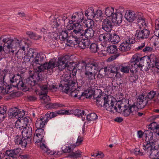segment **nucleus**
Returning a JSON list of instances; mask_svg holds the SVG:
<instances>
[{
  "instance_id": "1",
  "label": "nucleus",
  "mask_w": 159,
  "mask_h": 159,
  "mask_svg": "<svg viewBox=\"0 0 159 159\" xmlns=\"http://www.w3.org/2000/svg\"><path fill=\"white\" fill-rule=\"evenodd\" d=\"M100 63L98 61L93 62L90 64H86V63L82 61L77 65L79 70L81 71L85 70V77L89 80L95 79L96 74L99 70Z\"/></svg>"
},
{
  "instance_id": "2",
  "label": "nucleus",
  "mask_w": 159,
  "mask_h": 159,
  "mask_svg": "<svg viewBox=\"0 0 159 159\" xmlns=\"http://www.w3.org/2000/svg\"><path fill=\"white\" fill-rule=\"evenodd\" d=\"M76 80L74 78L71 77L70 75L66 76L61 81L59 87H61L64 92L70 94L72 97L76 98L80 95L81 93L76 88H72L75 86Z\"/></svg>"
},
{
  "instance_id": "3",
  "label": "nucleus",
  "mask_w": 159,
  "mask_h": 159,
  "mask_svg": "<svg viewBox=\"0 0 159 159\" xmlns=\"http://www.w3.org/2000/svg\"><path fill=\"white\" fill-rule=\"evenodd\" d=\"M84 19V15L83 13L81 12H76L73 13L71 17V20H69V24L68 25L69 29L73 30L72 32H74L77 28L83 26L80 25Z\"/></svg>"
},
{
  "instance_id": "4",
  "label": "nucleus",
  "mask_w": 159,
  "mask_h": 159,
  "mask_svg": "<svg viewBox=\"0 0 159 159\" xmlns=\"http://www.w3.org/2000/svg\"><path fill=\"white\" fill-rule=\"evenodd\" d=\"M70 57L66 55L62 57H60L57 61V66L59 70H62L66 67L67 70L70 71L76 70L74 66L75 63L73 62H69Z\"/></svg>"
},
{
  "instance_id": "5",
  "label": "nucleus",
  "mask_w": 159,
  "mask_h": 159,
  "mask_svg": "<svg viewBox=\"0 0 159 159\" xmlns=\"http://www.w3.org/2000/svg\"><path fill=\"white\" fill-rule=\"evenodd\" d=\"M154 54H151L149 56H146L142 57H139L137 55L139 65L140 66V69L141 70L143 67L144 68V70L147 71L152 67V62L154 61L153 58Z\"/></svg>"
},
{
  "instance_id": "6",
  "label": "nucleus",
  "mask_w": 159,
  "mask_h": 159,
  "mask_svg": "<svg viewBox=\"0 0 159 159\" xmlns=\"http://www.w3.org/2000/svg\"><path fill=\"white\" fill-rule=\"evenodd\" d=\"M42 80V79L40 78L39 74L36 73L32 76L29 77L23 81V84L21 89L25 91L27 90L30 88L34 86L36 84H39L40 81Z\"/></svg>"
},
{
  "instance_id": "7",
  "label": "nucleus",
  "mask_w": 159,
  "mask_h": 159,
  "mask_svg": "<svg viewBox=\"0 0 159 159\" xmlns=\"http://www.w3.org/2000/svg\"><path fill=\"white\" fill-rule=\"evenodd\" d=\"M153 137L152 134L146 136L145 144L143 145L144 150H154L159 148V140H155L153 139Z\"/></svg>"
},
{
  "instance_id": "8",
  "label": "nucleus",
  "mask_w": 159,
  "mask_h": 159,
  "mask_svg": "<svg viewBox=\"0 0 159 159\" xmlns=\"http://www.w3.org/2000/svg\"><path fill=\"white\" fill-rule=\"evenodd\" d=\"M78 33L74 31V32H71L70 36L74 39L78 46L80 48L84 49L88 48L89 45V42L88 40H85L83 39V37L80 36Z\"/></svg>"
},
{
  "instance_id": "9",
  "label": "nucleus",
  "mask_w": 159,
  "mask_h": 159,
  "mask_svg": "<svg viewBox=\"0 0 159 159\" xmlns=\"http://www.w3.org/2000/svg\"><path fill=\"white\" fill-rule=\"evenodd\" d=\"M118 108V112H123V114L125 116H128L131 113L130 111V107L128 100L123 99L121 101L117 104Z\"/></svg>"
},
{
  "instance_id": "10",
  "label": "nucleus",
  "mask_w": 159,
  "mask_h": 159,
  "mask_svg": "<svg viewBox=\"0 0 159 159\" xmlns=\"http://www.w3.org/2000/svg\"><path fill=\"white\" fill-rule=\"evenodd\" d=\"M104 97L103 107L110 111H113L114 110L116 112L117 111L116 107L117 104H116V106H115L116 102L115 101V100L109 96L108 98L107 97V98L105 97Z\"/></svg>"
},
{
  "instance_id": "11",
  "label": "nucleus",
  "mask_w": 159,
  "mask_h": 159,
  "mask_svg": "<svg viewBox=\"0 0 159 159\" xmlns=\"http://www.w3.org/2000/svg\"><path fill=\"white\" fill-rule=\"evenodd\" d=\"M75 32L78 34V35L83 37L85 36L87 39H91L94 34V31L93 28H87L85 30H83V26H80V27L77 28L76 30L75 29Z\"/></svg>"
},
{
  "instance_id": "12",
  "label": "nucleus",
  "mask_w": 159,
  "mask_h": 159,
  "mask_svg": "<svg viewBox=\"0 0 159 159\" xmlns=\"http://www.w3.org/2000/svg\"><path fill=\"white\" fill-rule=\"evenodd\" d=\"M10 80L11 84L13 87H16L18 89H21V87H23V81L21 76L19 74L10 75Z\"/></svg>"
},
{
  "instance_id": "13",
  "label": "nucleus",
  "mask_w": 159,
  "mask_h": 159,
  "mask_svg": "<svg viewBox=\"0 0 159 159\" xmlns=\"http://www.w3.org/2000/svg\"><path fill=\"white\" fill-rule=\"evenodd\" d=\"M138 59L137 55L134 54L132 57L128 64L129 70L133 74L134 73V71H137L138 68H140L139 65L138 64L139 62L138 61Z\"/></svg>"
},
{
  "instance_id": "14",
  "label": "nucleus",
  "mask_w": 159,
  "mask_h": 159,
  "mask_svg": "<svg viewBox=\"0 0 159 159\" xmlns=\"http://www.w3.org/2000/svg\"><path fill=\"white\" fill-rule=\"evenodd\" d=\"M148 130H145L144 131V134L146 136H148L151 134L153 135H157L159 136V125H158L156 122H153L151 123L148 126Z\"/></svg>"
},
{
  "instance_id": "15",
  "label": "nucleus",
  "mask_w": 159,
  "mask_h": 159,
  "mask_svg": "<svg viewBox=\"0 0 159 159\" xmlns=\"http://www.w3.org/2000/svg\"><path fill=\"white\" fill-rule=\"evenodd\" d=\"M19 40L16 39L13 40L9 39L8 38H3L2 41L8 49H12L15 48H19Z\"/></svg>"
},
{
  "instance_id": "16",
  "label": "nucleus",
  "mask_w": 159,
  "mask_h": 159,
  "mask_svg": "<svg viewBox=\"0 0 159 159\" xmlns=\"http://www.w3.org/2000/svg\"><path fill=\"white\" fill-rule=\"evenodd\" d=\"M150 31L147 29L142 30H137L135 34L136 39L142 40L145 39H147L150 34Z\"/></svg>"
},
{
  "instance_id": "17",
  "label": "nucleus",
  "mask_w": 159,
  "mask_h": 159,
  "mask_svg": "<svg viewBox=\"0 0 159 159\" xmlns=\"http://www.w3.org/2000/svg\"><path fill=\"white\" fill-rule=\"evenodd\" d=\"M148 101L147 96L140 95L137 100V105L139 109H142L147 105Z\"/></svg>"
},
{
  "instance_id": "18",
  "label": "nucleus",
  "mask_w": 159,
  "mask_h": 159,
  "mask_svg": "<svg viewBox=\"0 0 159 159\" xmlns=\"http://www.w3.org/2000/svg\"><path fill=\"white\" fill-rule=\"evenodd\" d=\"M45 59L46 56L44 54L42 53H37L32 60V64L33 65L38 64L39 66L43 65V61Z\"/></svg>"
},
{
  "instance_id": "19",
  "label": "nucleus",
  "mask_w": 159,
  "mask_h": 159,
  "mask_svg": "<svg viewBox=\"0 0 159 159\" xmlns=\"http://www.w3.org/2000/svg\"><path fill=\"white\" fill-rule=\"evenodd\" d=\"M27 139L22 135H17L15 138L14 141L16 144L20 145L22 148H25L27 144Z\"/></svg>"
},
{
  "instance_id": "20",
  "label": "nucleus",
  "mask_w": 159,
  "mask_h": 159,
  "mask_svg": "<svg viewBox=\"0 0 159 159\" xmlns=\"http://www.w3.org/2000/svg\"><path fill=\"white\" fill-rule=\"evenodd\" d=\"M57 65L55 62L53 60H50L48 63H44L43 65L38 66V71L40 72L45 70H52Z\"/></svg>"
},
{
  "instance_id": "21",
  "label": "nucleus",
  "mask_w": 159,
  "mask_h": 159,
  "mask_svg": "<svg viewBox=\"0 0 159 159\" xmlns=\"http://www.w3.org/2000/svg\"><path fill=\"white\" fill-rule=\"evenodd\" d=\"M112 20L108 18H106L102 21L101 28L107 32H110L113 27Z\"/></svg>"
},
{
  "instance_id": "22",
  "label": "nucleus",
  "mask_w": 159,
  "mask_h": 159,
  "mask_svg": "<svg viewBox=\"0 0 159 159\" xmlns=\"http://www.w3.org/2000/svg\"><path fill=\"white\" fill-rule=\"evenodd\" d=\"M94 100L96 102V104L99 107H103V103H104V98L105 97L107 98L108 97L109 95L103 93H101L99 94L98 95L96 96H94Z\"/></svg>"
},
{
  "instance_id": "23",
  "label": "nucleus",
  "mask_w": 159,
  "mask_h": 159,
  "mask_svg": "<svg viewBox=\"0 0 159 159\" xmlns=\"http://www.w3.org/2000/svg\"><path fill=\"white\" fill-rule=\"evenodd\" d=\"M111 34L107 32L100 34L98 39L99 40L105 45L109 43V39H110Z\"/></svg>"
},
{
  "instance_id": "24",
  "label": "nucleus",
  "mask_w": 159,
  "mask_h": 159,
  "mask_svg": "<svg viewBox=\"0 0 159 159\" xmlns=\"http://www.w3.org/2000/svg\"><path fill=\"white\" fill-rule=\"evenodd\" d=\"M95 93V90L93 89H90L88 90V91L86 90L84 92H81V94L79 95V98H78L79 99H80L81 98L84 96H85V97L87 98H91L92 96L94 98V96H97Z\"/></svg>"
},
{
  "instance_id": "25",
  "label": "nucleus",
  "mask_w": 159,
  "mask_h": 159,
  "mask_svg": "<svg viewBox=\"0 0 159 159\" xmlns=\"http://www.w3.org/2000/svg\"><path fill=\"white\" fill-rule=\"evenodd\" d=\"M21 151L20 148H16L14 149L6 151L5 154L7 156L11 157L12 158H15L16 157V156L19 154Z\"/></svg>"
},
{
  "instance_id": "26",
  "label": "nucleus",
  "mask_w": 159,
  "mask_h": 159,
  "mask_svg": "<svg viewBox=\"0 0 159 159\" xmlns=\"http://www.w3.org/2000/svg\"><path fill=\"white\" fill-rule=\"evenodd\" d=\"M122 14L116 12L112 15L111 20L115 24L119 25L122 21Z\"/></svg>"
},
{
  "instance_id": "27",
  "label": "nucleus",
  "mask_w": 159,
  "mask_h": 159,
  "mask_svg": "<svg viewBox=\"0 0 159 159\" xmlns=\"http://www.w3.org/2000/svg\"><path fill=\"white\" fill-rule=\"evenodd\" d=\"M7 72V70L5 69L4 70L0 71V93H2L4 88L6 87V85L4 84L2 81L5 77V73Z\"/></svg>"
},
{
  "instance_id": "28",
  "label": "nucleus",
  "mask_w": 159,
  "mask_h": 159,
  "mask_svg": "<svg viewBox=\"0 0 159 159\" xmlns=\"http://www.w3.org/2000/svg\"><path fill=\"white\" fill-rule=\"evenodd\" d=\"M45 119L46 118H44L42 116L38 119L35 124L36 127L37 128H43L48 122Z\"/></svg>"
},
{
  "instance_id": "29",
  "label": "nucleus",
  "mask_w": 159,
  "mask_h": 159,
  "mask_svg": "<svg viewBox=\"0 0 159 159\" xmlns=\"http://www.w3.org/2000/svg\"><path fill=\"white\" fill-rule=\"evenodd\" d=\"M131 48V45L127 44L124 42L121 43L118 48V52H124L129 51Z\"/></svg>"
},
{
  "instance_id": "30",
  "label": "nucleus",
  "mask_w": 159,
  "mask_h": 159,
  "mask_svg": "<svg viewBox=\"0 0 159 159\" xmlns=\"http://www.w3.org/2000/svg\"><path fill=\"white\" fill-rule=\"evenodd\" d=\"M22 135L27 139H29L32 134V128L29 126H27L24 128L21 131Z\"/></svg>"
},
{
  "instance_id": "31",
  "label": "nucleus",
  "mask_w": 159,
  "mask_h": 159,
  "mask_svg": "<svg viewBox=\"0 0 159 159\" xmlns=\"http://www.w3.org/2000/svg\"><path fill=\"white\" fill-rule=\"evenodd\" d=\"M22 115L20 111L18 109L15 108V109L12 112H10V115L13 117H16V119H20L21 116H23L24 115V112Z\"/></svg>"
},
{
  "instance_id": "32",
  "label": "nucleus",
  "mask_w": 159,
  "mask_h": 159,
  "mask_svg": "<svg viewBox=\"0 0 159 159\" xmlns=\"http://www.w3.org/2000/svg\"><path fill=\"white\" fill-rule=\"evenodd\" d=\"M125 17L129 22H132L135 20V12L130 11L125 14Z\"/></svg>"
},
{
  "instance_id": "33",
  "label": "nucleus",
  "mask_w": 159,
  "mask_h": 159,
  "mask_svg": "<svg viewBox=\"0 0 159 159\" xmlns=\"http://www.w3.org/2000/svg\"><path fill=\"white\" fill-rule=\"evenodd\" d=\"M68 31L67 30H65L62 31L59 34V38L61 41H64L65 39H66L67 42L69 41V43H71V41L70 40H69V38H68Z\"/></svg>"
},
{
  "instance_id": "34",
  "label": "nucleus",
  "mask_w": 159,
  "mask_h": 159,
  "mask_svg": "<svg viewBox=\"0 0 159 159\" xmlns=\"http://www.w3.org/2000/svg\"><path fill=\"white\" fill-rule=\"evenodd\" d=\"M110 39H109V42L115 44L118 43L120 41V39L119 36L116 34H111Z\"/></svg>"
},
{
  "instance_id": "35",
  "label": "nucleus",
  "mask_w": 159,
  "mask_h": 159,
  "mask_svg": "<svg viewBox=\"0 0 159 159\" xmlns=\"http://www.w3.org/2000/svg\"><path fill=\"white\" fill-rule=\"evenodd\" d=\"M58 114L57 113V111L56 112L48 111L44 116H42L44 118H46V120L48 122L51 118H52L57 116Z\"/></svg>"
},
{
  "instance_id": "36",
  "label": "nucleus",
  "mask_w": 159,
  "mask_h": 159,
  "mask_svg": "<svg viewBox=\"0 0 159 159\" xmlns=\"http://www.w3.org/2000/svg\"><path fill=\"white\" fill-rule=\"evenodd\" d=\"M89 49L92 53H96L100 50L98 44L97 43H93L90 46Z\"/></svg>"
},
{
  "instance_id": "37",
  "label": "nucleus",
  "mask_w": 159,
  "mask_h": 159,
  "mask_svg": "<svg viewBox=\"0 0 159 159\" xmlns=\"http://www.w3.org/2000/svg\"><path fill=\"white\" fill-rule=\"evenodd\" d=\"M47 108L49 109L56 108L58 107H62L65 106L62 104L60 103H49L47 104L46 105Z\"/></svg>"
},
{
  "instance_id": "38",
  "label": "nucleus",
  "mask_w": 159,
  "mask_h": 159,
  "mask_svg": "<svg viewBox=\"0 0 159 159\" xmlns=\"http://www.w3.org/2000/svg\"><path fill=\"white\" fill-rule=\"evenodd\" d=\"M124 42L127 44L131 45V44L134 43L135 42V38L132 34H130L129 36L125 37Z\"/></svg>"
},
{
  "instance_id": "39",
  "label": "nucleus",
  "mask_w": 159,
  "mask_h": 159,
  "mask_svg": "<svg viewBox=\"0 0 159 159\" xmlns=\"http://www.w3.org/2000/svg\"><path fill=\"white\" fill-rule=\"evenodd\" d=\"M37 129L36 130V132L37 133L36 134V136L37 137H39V136H40V139H39V141H41L44 134V129L43 128Z\"/></svg>"
},
{
  "instance_id": "40",
  "label": "nucleus",
  "mask_w": 159,
  "mask_h": 159,
  "mask_svg": "<svg viewBox=\"0 0 159 159\" xmlns=\"http://www.w3.org/2000/svg\"><path fill=\"white\" fill-rule=\"evenodd\" d=\"M107 52L110 53H116L118 52V49L115 45H111L107 48Z\"/></svg>"
},
{
  "instance_id": "41",
  "label": "nucleus",
  "mask_w": 159,
  "mask_h": 159,
  "mask_svg": "<svg viewBox=\"0 0 159 159\" xmlns=\"http://www.w3.org/2000/svg\"><path fill=\"white\" fill-rule=\"evenodd\" d=\"M150 40L155 46L159 47V37L154 36L151 38Z\"/></svg>"
},
{
  "instance_id": "42",
  "label": "nucleus",
  "mask_w": 159,
  "mask_h": 159,
  "mask_svg": "<svg viewBox=\"0 0 159 159\" xmlns=\"http://www.w3.org/2000/svg\"><path fill=\"white\" fill-rule=\"evenodd\" d=\"M114 8L112 7H107L105 8V14L108 17L112 16L114 14Z\"/></svg>"
},
{
  "instance_id": "43",
  "label": "nucleus",
  "mask_w": 159,
  "mask_h": 159,
  "mask_svg": "<svg viewBox=\"0 0 159 159\" xmlns=\"http://www.w3.org/2000/svg\"><path fill=\"white\" fill-rule=\"evenodd\" d=\"M153 58L154 60L152 62V67L153 68L155 67L158 69H159V57L154 55Z\"/></svg>"
},
{
  "instance_id": "44",
  "label": "nucleus",
  "mask_w": 159,
  "mask_h": 159,
  "mask_svg": "<svg viewBox=\"0 0 159 159\" xmlns=\"http://www.w3.org/2000/svg\"><path fill=\"white\" fill-rule=\"evenodd\" d=\"M146 151L147 152L149 153L150 157L152 159H158V152H156L155 150H148Z\"/></svg>"
},
{
  "instance_id": "45",
  "label": "nucleus",
  "mask_w": 159,
  "mask_h": 159,
  "mask_svg": "<svg viewBox=\"0 0 159 159\" xmlns=\"http://www.w3.org/2000/svg\"><path fill=\"white\" fill-rule=\"evenodd\" d=\"M159 95V93L157 95L156 92L154 91H151L148 92L146 96H147L148 100H150L153 99L156 97H158Z\"/></svg>"
},
{
  "instance_id": "46",
  "label": "nucleus",
  "mask_w": 159,
  "mask_h": 159,
  "mask_svg": "<svg viewBox=\"0 0 159 159\" xmlns=\"http://www.w3.org/2000/svg\"><path fill=\"white\" fill-rule=\"evenodd\" d=\"M84 24L87 28H93L94 25V21L92 19H89L86 21Z\"/></svg>"
},
{
  "instance_id": "47",
  "label": "nucleus",
  "mask_w": 159,
  "mask_h": 159,
  "mask_svg": "<svg viewBox=\"0 0 159 159\" xmlns=\"http://www.w3.org/2000/svg\"><path fill=\"white\" fill-rule=\"evenodd\" d=\"M26 34L31 39L37 40L41 38V36L37 35L31 31H28L26 32Z\"/></svg>"
},
{
  "instance_id": "48",
  "label": "nucleus",
  "mask_w": 159,
  "mask_h": 159,
  "mask_svg": "<svg viewBox=\"0 0 159 159\" xmlns=\"http://www.w3.org/2000/svg\"><path fill=\"white\" fill-rule=\"evenodd\" d=\"M86 118L88 121H90L96 120L98 118V116L96 114L93 113L88 115Z\"/></svg>"
},
{
  "instance_id": "49",
  "label": "nucleus",
  "mask_w": 159,
  "mask_h": 159,
  "mask_svg": "<svg viewBox=\"0 0 159 159\" xmlns=\"http://www.w3.org/2000/svg\"><path fill=\"white\" fill-rule=\"evenodd\" d=\"M37 53L34 49L30 48L28 50L26 54V56L29 57L30 58H34Z\"/></svg>"
},
{
  "instance_id": "50",
  "label": "nucleus",
  "mask_w": 159,
  "mask_h": 159,
  "mask_svg": "<svg viewBox=\"0 0 159 159\" xmlns=\"http://www.w3.org/2000/svg\"><path fill=\"white\" fill-rule=\"evenodd\" d=\"M41 92L39 93L40 94H47L48 90L49 87L47 85L40 86Z\"/></svg>"
},
{
  "instance_id": "51",
  "label": "nucleus",
  "mask_w": 159,
  "mask_h": 159,
  "mask_svg": "<svg viewBox=\"0 0 159 159\" xmlns=\"http://www.w3.org/2000/svg\"><path fill=\"white\" fill-rule=\"evenodd\" d=\"M130 111V113H132L137 111L139 109L138 107V105H136L135 103H134L132 105L129 104Z\"/></svg>"
},
{
  "instance_id": "52",
  "label": "nucleus",
  "mask_w": 159,
  "mask_h": 159,
  "mask_svg": "<svg viewBox=\"0 0 159 159\" xmlns=\"http://www.w3.org/2000/svg\"><path fill=\"white\" fill-rule=\"evenodd\" d=\"M7 111L6 107L3 105L0 107V117L2 118H4L5 116L4 114L6 113Z\"/></svg>"
},
{
  "instance_id": "53",
  "label": "nucleus",
  "mask_w": 159,
  "mask_h": 159,
  "mask_svg": "<svg viewBox=\"0 0 159 159\" xmlns=\"http://www.w3.org/2000/svg\"><path fill=\"white\" fill-rule=\"evenodd\" d=\"M137 22L138 25L139 26V28L140 29H141L142 27L144 26H146V23L145 22L144 18L143 17V18H141L140 19L138 20L137 21Z\"/></svg>"
},
{
  "instance_id": "54",
  "label": "nucleus",
  "mask_w": 159,
  "mask_h": 159,
  "mask_svg": "<svg viewBox=\"0 0 159 159\" xmlns=\"http://www.w3.org/2000/svg\"><path fill=\"white\" fill-rule=\"evenodd\" d=\"M119 69L120 71L125 73H129V69L127 66H125L121 65L119 66Z\"/></svg>"
},
{
  "instance_id": "55",
  "label": "nucleus",
  "mask_w": 159,
  "mask_h": 159,
  "mask_svg": "<svg viewBox=\"0 0 159 159\" xmlns=\"http://www.w3.org/2000/svg\"><path fill=\"white\" fill-rule=\"evenodd\" d=\"M90 10H91V12L93 13V15H92V16L93 18H94L95 16L96 15H97V17H101L102 16V13L101 10H97L96 11L95 13H94V10L93 8H91Z\"/></svg>"
},
{
  "instance_id": "56",
  "label": "nucleus",
  "mask_w": 159,
  "mask_h": 159,
  "mask_svg": "<svg viewBox=\"0 0 159 159\" xmlns=\"http://www.w3.org/2000/svg\"><path fill=\"white\" fill-rule=\"evenodd\" d=\"M21 123H22L24 125L27 126L28 122V120L27 118L23 116H21L20 119H18Z\"/></svg>"
},
{
  "instance_id": "57",
  "label": "nucleus",
  "mask_w": 159,
  "mask_h": 159,
  "mask_svg": "<svg viewBox=\"0 0 159 159\" xmlns=\"http://www.w3.org/2000/svg\"><path fill=\"white\" fill-rule=\"evenodd\" d=\"M11 85V84L10 85H6V87L4 88V91H3V93L5 94L10 93L11 92L10 90L12 88Z\"/></svg>"
},
{
  "instance_id": "58",
  "label": "nucleus",
  "mask_w": 159,
  "mask_h": 159,
  "mask_svg": "<svg viewBox=\"0 0 159 159\" xmlns=\"http://www.w3.org/2000/svg\"><path fill=\"white\" fill-rule=\"evenodd\" d=\"M82 152L78 150L74 152H72L70 154V156L75 158L80 157Z\"/></svg>"
},
{
  "instance_id": "59",
  "label": "nucleus",
  "mask_w": 159,
  "mask_h": 159,
  "mask_svg": "<svg viewBox=\"0 0 159 159\" xmlns=\"http://www.w3.org/2000/svg\"><path fill=\"white\" fill-rule=\"evenodd\" d=\"M19 48H21L23 51H25V48L26 45V43L23 40H19Z\"/></svg>"
},
{
  "instance_id": "60",
  "label": "nucleus",
  "mask_w": 159,
  "mask_h": 159,
  "mask_svg": "<svg viewBox=\"0 0 159 159\" xmlns=\"http://www.w3.org/2000/svg\"><path fill=\"white\" fill-rule=\"evenodd\" d=\"M119 70V65H116L111 68V73H115L116 75L118 73V71Z\"/></svg>"
},
{
  "instance_id": "61",
  "label": "nucleus",
  "mask_w": 159,
  "mask_h": 159,
  "mask_svg": "<svg viewBox=\"0 0 159 159\" xmlns=\"http://www.w3.org/2000/svg\"><path fill=\"white\" fill-rule=\"evenodd\" d=\"M105 74V70L103 69V68H102L99 70L98 77L99 78H101L103 77Z\"/></svg>"
},
{
  "instance_id": "62",
  "label": "nucleus",
  "mask_w": 159,
  "mask_h": 159,
  "mask_svg": "<svg viewBox=\"0 0 159 159\" xmlns=\"http://www.w3.org/2000/svg\"><path fill=\"white\" fill-rule=\"evenodd\" d=\"M135 20H136L137 21L138 20L140 19L141 18L143 17V14L140 12H135Z\"/></svg>"
},
{
  "instance_id": "63",
  "label": "nucleus",
  "mask_w": 159,
  "mask_h": 159,
  "mask_svg": "<svg viewBox=\"0 0 159 159\" xmlns=\"http://www.w3.org/2000/svg\"><path fill=\"white\" fill-rule=\"evenodd\" d=\"M138 76L136 74L133 75L129 77L130 81L132 83L135 82L138 79Z\"/></svg>"
},
{
  "instance_id": "64",
  "label": "nucleus",
  "mask_w": 159,
  "mask_h": 159,
  "mask_svg": "<svg viewBox=\"0 0 159 159\" xmlns=\"http://www.w3.org/2000/svg\"><path fill=\"white\" fill-rule=\"evenodd\" d=\"M153 50L152 48L146 46L143 49V51L145 52H152Z\"/></svg>"
}]
</instances>
